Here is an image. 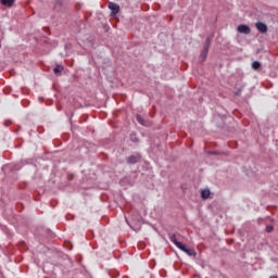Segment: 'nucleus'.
<instances>
[{
	"mask_svg": "<svg viewBox=\"0 0 278 278\" xmlns=\"http://www.w3.org/2000/svg\"><path fill=\"white\" fill-rule=\"evenodd\" d=\"M109 10H111V16H116V14H118V12H121V5H118L114 2H110Z\"/></svg>",
	"mask_w": 278,
	"mask_h": 278,
	"instance_id": "obj_1",
	"label": "nucleus"
},
{
	"mask_svg": "<svg viewBox=\"0 0 278 278\" xmlns=\"http://www.w3.org/2000/svg\"><path fill=\"white\" fill-rule=\"evenodd\" d=\"M237 31L239 34H245V36H249V34H251V27H249L247 24H240L237 27Z\"/></svg>",
	"mask_w": 278,
	"mask_h": 278,
	"instance_id": "obj_2",
	"label": "nucleus"
},
{
	"mask_svg": "<svg viewBox=\"0 0 278 278\" xmlns=\"http://www.w3.org/2000/svg\"><path fill=\"white\" fill-rule=\"evenodd\" d=\"M256 29L260 31V34H266L268 31V26L262 22H257L255 24Z\"/></svg>",
	"mask_w": 278,
	"mask_h": 278,
	"instance_id": "obj_3",
	"label": "nucleus"
},
{
	"mask_svg": "<svg viewBox=\"0 0 278 278\" xmlns=\"http://www.w3.org/2000/svg\"><path fill=\"white\" fill-rule=\"evenodd\" d=\"M140 162V155L139 154H132L127 157V164H138Z\"/></svg>",
	"mask_w": 278,
	"mask_h": 278,
	"instance_id": "obj_4",
	"label": "nucleus"
},
{
	"mask_svg": "<svg viewBox=\"0 0 278 278\" xmlns=\"http://www.w3.org/2000/svg\"><path fill=\"white\" fill-rule=\"evenodd\" d=\"M184 253H187V255H189L190 257H197V251H194V249L192 248H188L185 245V250H182Z\"/></svg>",
	"mask_w": 278,
	"mask_h": 278,
	"instance_id": "obj_5",
	"label": "nucleus"
},
{
	"mask_svg": "<svg viewBox=\"0 0 278 278\" xmlns=\"http://www.w3.org/2000/svg\"><path fill=\"white\" fill-rule=\"evenodd\" d=\"M16 0H0V3L2 5H5V8H12L14 5Z\"/></svg>",
	"mask_w": 278,
	"mask_h": 278,
	"instance_id": "obj_6",
	"label": "nucleus"
},
{
	"mask_svg": "<svg viewBox=\"0 0 278 278\" xmlns=\"http://www.w3.org/2000/svg\"><path fill=\"white\" fill-rule=\"evenodd\" d=\"M210 194H212V192L210 191V189H203V190L201 191V199L207 200V199H210Z\"/></svg>",
	"mask_w": 278,
	"mask_h": 278,
	"instance_id": "obj_7",
	"label": "nucleus"
},
{
	"mask_svg": "<svg viewBox=\"0 0 278 278\" xmlns=\"http://www.w3.org/2000/svg\"><path fill=\"white\" fill-rule=\"evenodd\" d=\"M252 68L253 71H257V72L262 71V63L260 61L252 62Z\"/></svg>",
	"mask_w": 278,
	"mask_h": 278,
	"instance_id": "obj_8",
	"label": "nucleus"
},
{
	"mask_svg": "<svg viewBox=\"0 0 278 278\" xmlns=\"http://www.w3.org/2000/svg\"><path fill=\"white\" fill-rule=\"evenodd\" d=\"M207 53H210V48L203 47L200 58H202V60H207Z\"/></svg>",
	"mask_w": 278,
	"mask_h": 278,
	"instance_id": "obj_9",
	"label": "nucleus"
},
{
	"mask_svg": "<svg viewBox=\"0 0 278 278\" xmlns=\"http://www.w3.org/2000/svg\"><path fill=\"white\" fill-rule=\"evenodd\" d=\"M136 121L139 123V125H143V127H147V122L142 117V115H136Z\"/></svg>",
	"mask_w": 278,
	"mask_h": 278,
	"instance_id": "obj_10",
	"label": "nucleus"
},
{
	"mask_svg": "<svg viewBox=\"0 0 278 278\" xmlns=\"http://www.w3.org/2000/svg\"><path fill=\"white\" fill-rule=\"evenodd\" d=\"M64 71V66L62 65H56L54 68H53V73L54 75H60V73Z\"/></svg>",
	"mask_w": 278,
	"mask_h": 278,
	"instance_id": "obj_11",
	"label": "nucleus"
},
{
	"mask_svg": "<svg viewBox=\"0 0 278 278\" xmlns=\"http://www.w3.org/2000/svg\"><path fill=\"white\" fill-rule=\"evenodd\" d=\"M54 9L58 10V12H60V10L62 9V0H55Z\"/></svg>",
	"mask_w": 278,
	"mask_h": 278,
	"instance_id": "obj_12",
	"label": "nucleus"
},
{
	"mask_svg": "<svg viewBox=\"0 0 278 278\" xmlns=\"http://www.w3.org/2000/svg\"><path fill=\"white\" fill-rule=\"evenodd\" d=\"M211 45H212V38L207 37L205 40L204 48L210 49Z\"/></svg>",
	"mask_w": 278,
	"mask_h": 278,
	"instance_id": "obj_13",
	"label": "nucleus"
},
{
	"mask_svg": "<svg viewBox=\"0 0 278 278\" xmlns=\"http://www.w3.org/2000/svg\"><path fill=\"white\" fill-rule=\"evenodd\" d=\"M169 240H170V242H173V244H175V245H176V243L179 242V241L177 240V236H176V235L169 236Z\"/></svg>",
	"mask_w": 278,
	"mask_h": 278,
	"instance_id": "obj_14",
	"label": "nucleus"
},
{
	"mask_svg": "<svg viewBox=\"0 0 278 278\" xmlns=\"http://www.w3.org/2000/svg\"><path fill=\"white\" fill-rule=\"evenodd\" d=\"M175 247H177V249H180V251L186 250V245L184 243H181L180 241H178Z\"/></svg>",
	"mask_w": 278,
	"mask_h": 278,
	"instance_id": "obj_15",
	"label": "nucleus"
},
{
	"mask_svg": "<svg viewBox=\"0 0 278 278\" xmlns=\"http://www.w3.org/2000/svg\"><path fill=\"white\" fill-rule=\"evenodd\" d=\"M267 233H273V231L275 230V227H273V225H268L266 226V229Z\"/></svg>",
	"mask_w": 278,
	"mask_h": 278,
	"instance_id": "obj_16",
	"label": "nucleus"
},
{
	"mask_svg": "<svg viewBox=\"0 0 278 278\" xmlns=\"http://www.w3.org/2000/svg\"><path fill=\"white\" fill-rule=\"evenodd\" d=\"M130 140L132 142H138V138L136 137V134H130Z\"/></svg>",
	"mask_w": 278,
	"mask_h": 278,
	"instance_id": "obj_17",
	"label": "nucleus"
},
{
	"mask_svg": "<svg viewBox=\"0 0 278 278\" xmlns=\"http://www.w3.org/2000/svg\"><path fill=\"white\" fill-rule=\"evenodd\" d=\"M218 152H210V155H217Z\"/></svg>",
	"mask_w": 278,
	"mask_h": 278,
	"instance_id": "obj_18",
	"label": "nucleus"
},
{
	"mask_svg": "<svg viewBox=\"0 0 278 278\" xmlns=\"http://www.w3.org/2000/svg\"><path fill=\"white\" fill-rule=\"evenodd\" d=\"M269 278H278V276H277V275H274V276H270Z\"/></svg>",
	"mask_w": 278,
	"mask_h": 278,
	"instance_id": "obj_19",
	"label": "nucleus"
},
{
	"mask_svg": "<svg viewBox=\"0 0 278 278\" xmlns=\"http://www.w3.org/2000/svg\"><path fill=\"white\" fill-rule=\"evenodd\" d=\"M0 49H1V43H0Z\"/></svg>",
	"mask_w": 278,
	"mask_h": 278,
	"instance_id": "obj_20",
	"label": "nucleus"
}]
</instances>
